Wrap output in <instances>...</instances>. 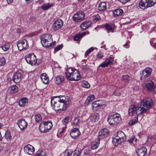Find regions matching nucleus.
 <instances>
[{
	"label": "nucleus",
	"instance_id": "obj_1",
	"mask_svg": "<svg viewBox=\"0 0 156 156\" xmlns=\"http://www.w3.org/2000/svg\"><path fill=\"white\" fill-rule=\"evenodd\" d=\"M153 105L151 98H146L141 100L137 105H132L129 107L128 113L132 116L136 114L138 115H143L149 110Z\"/></svg>",
	"mask_w": 156,
	"mask_h": 156
},
{
	"label": "nucleus",
	"instance_id": "obj_2",
	"mask_svg": "<svg viewBox=\"0 0 156 156\" xmlns=\"http://www.w3.org/2000/svg\"><path fill=\"white\" fill-rule=\"evenodd\" d=\"M66 76L70 81H78L81 78V76L78 70L75 69L69 68L65 72Z\"/></svg>",
	"mask_w": 156,
	"mask_h": 156
},
{
	"label": "nucleus",
	"instance_id": "obj_3",
	"mask_svg": "<svg viewBox=\"0 0 156 156\" xmlns=\"http://www.w3.org/2000/svg\"><path fill=\"white\" fill-rule=\"evenodd\" d=\"M126 138V136L124 133L121 131H119L114 135L112 143L115 145L117 146L124 141Z\"/></svg>",
	"mask_w": 156,
	"mask_h": 156
},
{
	"label": "nucleus",
	"instance_id": "obj_4",
	"mask_svg": "<svg viewBox=\"0 0 156 156\" xmlns=\"http://www.w3.org/2000/svg\"><path fill=\"white\" fill-rule=\"evenodd\" d=\"M121 119L120 115L119 114L116 113H113L108 116L107 121L110 125H116L119 123Z\"/></svg>",
	"mask_w": 156,
	"mask_h": 156
},
{
	"label": "nucleus",
	"instance_id": "obj_5",
	"mask_svg": "<svg viewBox=\"0 0 156 156\" xmlns=\"http://www.w3.org/2000/svg\"><path fill=\"white\" fill-rule=\"evenodd\" d=\"M145 85V87L146 89L148 91H152L154 92H155V88H154V82L149 79V78L145 79V81H142Z\"/></svg>",
	"mask_w": 156,
	"mask_h": 156
},
{
	"label": "nucleus",
	"instance_id": "obj_6",
	"mask_svg": "<svg viewBox=\"0 0 156 156\" xmlns=\"http://www.w3.org/2000/svg\"><path fill=\"white\" fill-rule=\"evenodd\" d=\"M17 45L20 51L26 50L29 47L28 42L26 39L18 41L17 43Z\"/></svg>",
	"mask_w": 156,
	"mask_h": 156
},
{
	"label": "nucleus",
	"instance_id": "obj_7",
	"mask_svg": "<svg viewBox=\"0 0 156 156\" xmlns=\"http://www.w3.org/2000/svg\"><path fill=\"white\" fill-rule=\"evenodd\" d=\"M25 59L27 62L32 65H35L37 62V59L35 55L31 53L26 55Z\"/></svg>",
	"mask_w": 156,
	"mask_h": 156
},
{
	"label": "nucleus",
	"instance_id": "obj_8",
	"mask_svg": "<svg viewBox=\"0 0 156 156\" xmlns=\"http://www.w3.org/2000/svg\"><path fill=\"white\" fill-rule=\"evenodd\" d=\"M152 71L151 69L149 67H147L143 70L141 74L140 80L142 81H145V79L149 78Z\"/></svg>",
	"mask_w": 156,
	"mask_h": 156
},
{
	"label": "nucleus",
	"instance_id": "obj_9",
	"mask_svg": "<svg viewBox=\"0 0 156 156\" xmlns=\"http://www.w3.org/2000/svg\"><path fill=\"white\" fill-rule=\"evenodd\" d=\"M23 77V73L21 70L16 72L12 77V80L15 83H17L21 80Z\"/></svg>",
	"mask_w": 156,
	"mask_h": 156
},
{
	"label": "nucleus",
	"instance_id": "obj_10",
	"mask_svg": "<svg viewBox=\"0 0 156 156\" xmlns=\"http://www.w3.org/2000/svg\"><path fill=\"white\" fill-rule=\"evenodd\" d=\"M68 99V98L66 99V98H65V99H60V104L58 112H61L62 111H65L67 109L69 103Z\"/></svg>",
	"mask_w": 156,
	"mask_h": 156
},
{
	"label": "nucleus",
	"instance_id": "obj_11",
	"mask_svg": "<svg viewBox=\"0 0 156 156\" xmlns=\"http://www.w3.org/2000/svg\"><path fill=\"white\" fill-rule=\"evenodd\" d=\"M85 15L82 12H78L74 14L73 18V20L75 22H79L82 20L84 18Z\"/></svg>",
	"mask_w": 156,
	"mask_h": 156
},
{
	"label": "nucleus",
	"instance_id": "obj_12",
	"mask_svg": "<svg viewBox=\"0 0 156 156\" xmlns=\"http://www.w3.org/2000/svg\"><path fill=\"white\" fill-rule=\"evenodd\" d=\"M63 21L60 19L56 20L52 25V28L54 30H56L60 29L62 26Z\"/></svg>",
	"mask_w": 156,
	"mask_h": 156
},
{
	"label": "nucleus",
	"instance_id": "obj_13",
	"mask_svg": "<svg viewBox=\"0 0 156 156\" xmlns=\"http://www.w3.org/2000/svg\"><path fill=\"white\" fill-rule=\"evenodd\" d=\"M55 98L52 97L51 98V105L53 103L54 109L57 112H59V106L60 105V99L57 101L55 100Z\"/></svg>",
	"mask_w": 156,
	"mask_h": 156
},
{
	"label": "nucleus",
	"instance_id": "obj_14",
	"mask_svg": "<svg viewBox=\"0 0 156 156\" xmlns=\"http://www.w3.org/2000/svg\"><path fill=\"white\" fill-rule=\"evenodd\" d=\"M80 133L78 127L74 128L70 131V136L73 139L77 138Z\"/></svg>",
	"mask_w": 156,
	"mask_h": 156
},
{
	"label": "nucleus",
	"instance_id": "obj_15",
	"mask_svg": "<svg viewBox=\"0 0 156 156\" xmlns=\"http://www.w3.org/2000/svg\"><path fill=\"white\" fill-rule=\"evenodd\" d=\"M109 132L108 129L105 128L101 129L98 133V138L99 139H102L107 137L108 135Z\"/></svg>",
	"mask_w": 156,
	"mask_h": 156
},
{
	"label": "nucleus",
	"instance_id": "obj_16",
	"mask_svg": "<svg viewBox=\"0 0 156 156\" xmlns=\"http://www.w3.org/2000/svg\"><path fill=\"white\" fill-rule=\"evenodd\" d=\"M24 150L26 153L30 155H32L34 154L35 149L33 146L28 144L24 147Z\"/></svg>",
	"mask_w": 156,
	"mask_h": 156
},
{
	"label": "nucleus",
	"instance_id": "obj_17",
	"mask_svg": "<svg viewBox=\"0 0 156 156\" xmlns=\"http://www.w3.org/2000/svg\"><path fill=\"white\" fill-rule=\"evenodd\" d=\"M17 124L21 130L26 128L27 125V122L23 119H19L17 122Z\"/></svg>",
	"mask_w": 156,
	"mask_h": 156
},
{
	"label": "nucleus",
	"instance_id": "obj_18",
	"mask_svg": "<svg viewBox=\"0 0 156 156\" xmlns=\"http://www.w3.org/2000/svg\"><path fill=\"white\" fill-rule=\"evenodd\" d=\"M114 59L113 58L110 57L107 58L103 63L100 64L99 67H105L109 65L113 64Z\"/></svg>",
	"mask_w": 156,
	"mask_h": 156
},
{
	"label": "nucleus",
	"instance_id": "obj_19",
	"mask_svg": "<svg viewBox=\"0 0 156 156\" xmlns=\"http://www.w3.org/2000/svg\"><path fill=\"white\" fill-rule=\"evenodd\" d=\"M147 150L144 146L138 149L136 151L138 156H145L146 154Z\"/></svg>",
	"mask_w": 156,
	"mask_h": 156
},
{
	"label": "nucleus",
	"instance_id": "obj_20",
	"mask_svg": "<svg viewBox=\"0 0 156 156\" xmlns=\"http://www.w3.org/2000/svg\"><path fill=\"white\" fill-rule=\"evenodd\" d=\"M41 42H44L45 43L46 42H51L52 41V36L50 34H45L44 37L42 36L41 38Z\"/></svg>",
	"mask_w": 156,
	"mask_h": 156
},
{
	"label": "nucleus",
	"instance_id": "obj_21",
	"mask_svg": "<svg viewBox=\"0 0 156 156\" xmlns=\"http://www.w3.org/2000/svg\"><path fill=\"white\" fill-rule=\"evenodd\" d=\"M104 27L108 33L113 32L114 31L115 29V25L114 24H109L107 23L105 25Z\"/></svg>",
	"mask_w": 156,
	"mask_h": 156
},
{
	"label": "nucleus",
	"instance_id": "obj_22",
	"mask_svg": "<svg viewBox=\"0 0 156 156\" xmlns=\"http://www.w3.org/2000/svg\"><path fill=\"white\" fill-rule=\"evenodd\" d=\"M147 1V0H141L139 3V7L143 9L149 7L148 5H147L148 4Z\"/></svg>",
	"mask_w": 156,
	"mask_h": 156
},
{
	"label": "nucleus",
	"instance_id": "obj_23",
	"mask_svg": "<svg viewBox=\"0 0 156 156\" xmlns=\"http://www.w3.org/2000/svg\"><path fill=\"white\" fill-rule=\"evenodd\" d=\"M101 139L99 138L96 139L94 141L92 142L91 144V148L92 149H95L97 148L99 145L100 141Z\"/></svg>",
	"mask_w": 156,
	"mask_h": 156
},
{
	"label": "nucleus",
	"instance_id": "obj_24",
	"mask_svg": "<svg viewBox=\"0 0 156 156\" xmlns=\"http://www.w3.org/2000/svg\"><path fill=\"white\" fill-rule=\"evenodd\" d=\"M41 78L44 83L47 84L48 83L49 78L46 73L41 74Z\"/></svg>",
	"mask_w": 156,
	"mask_h": 156
},
{
	"label": "nucleus",
	"instance_id": "obj_25",
	"mask_svg": "<svg viewBox=\"0 0 156 156\" xmlns=\"http://www.w3.org/2000/svg\"><path fill=\"white\" fill-rule=\"evenodd\" d=\"M91 23V22L89 21L84 22L80 25L81 29L84 30L88 28L90 26Z\"/></svg>",
	"mask_w": 156,
	"mask_h": 156
},
{
	"label": "nucleus",
	"instance_id": "obj_26",
	"mask_svg": "<svg viewBox=\"0 0 156 156\" xmlns=\"http://www.w3.org/2000/svg\"><path fill=\"white\" fill-rule=\"evenodd\" d=\"M64 78L63 76H58L55 77V82L57 84H60L63 82Z\"/></svg>",
	"mask_w": 156,
	"mask_h": 156
},
{
	"label": "nucleus",
	"instance_id": "obj_27",
	"mask_svg": "<svg viewBox=\"0 0 156 156\" xmlns=\"http://www.w3.org/2000/svg\"><path fill=\"white\" fill-rule=\"evenodd\" d=\"M45 126L44 122H42L40 124L39 127V129L41 133H46L48 132V131Z\"/></svg>",
	"mask_w": 156,
	"mask_h": 156
},
{
	"label": "nucleus",
	"instance_id": "obj_28",
	"mask_svg": "<svg viewBox=\"0 0 156 156\" xmlns=\"http://www.w3.org/2000/svg\"><path fill=\"white\" fill-rule=\"evenodd\" d=\"M99 119V114L98 113H96L90 117V120L93 122H95L98 121Z\"/></svg>",
	"mask_w": 156,
	"mask_h": 156
},
{
	"label": "nucleus",
	"instance_id": "obj_29",
	"mask_svg": "<svg viewBox=\"0 0 156 156\" xmlns=\"http://www.w3.org/2000/svg\"><path fill=\"white\" fill-rule=\"evenodd\" d=\"M80 120L79 117H76L73 120V122L72 123V125L73 126L78 127L79 128V124L80 123Z\"/></svg>",
	"mask_w": 156,
	"mask_h": 156
},
{
	"label": "nucleus",
	"instance_id": "obj_30",
	"mask_svg": "<svg viewBox=\"0 0 156 156\" xmlns=\"http://www.w3.org/2000/svg\"><path fill=\"white\" fill-rule=\"evenodd\" d=\"M123 12V10L121 9H119L113 12V15L115 17H118L122 15Z\"/></svg>",
	"mask_w": 156,
	"mask_h": 156
},
{
	"label": "nucleus",
	"instance_id": "obj_31",
	"mask_svg": "<svg viewBox=\"0 0 156 156\" xmlns=\"http://www.w3.org/2000/svg\"><path fill=\"white\" fill-rule=\"evenodd\" d=\"M106 8V4L105 2H101L98 6V9L100 11H103Z\"/></svg>",
	"mask_w": 156,
	"mask_h": 156
},
{
	"label": "nucleus",
	"instance_id": "obj_32",
	"mask_svg": "<svg viewBox=\"0 0 156 156\" xmlns=\"http://www.w3.org/2000/svg\"><path fill=\"white\" fill-rule=\"evenodd\" d=\"M28 99L25 98H22L19 101V105L20 106L23 107L26 105L28 102Z\"/></svg>",
	"mask_w": 156,
	"mask_h": 156
},
{
	"label": "nucleus",
	"instance_id": "obj_33",
	"mask_svg": "<svg viewBox=\"0 0 156 156\" xmlns=\"http://www.w3.org/2000/svg\"><path fill=\"white\" fill-rule=\"evenodd\" d=\"M45 125V126L46 127V129L48 131L51 129L53 125L52 122L50 121H43Z\"/></svg>",
	"mask_w": 156,
	"mask_h": 156
},
{
	"label": "nucleus",
	"instance_id": "obj_34",
	"mask_svg": "<svg viewBox=\"0 0 156 156\" xmlns=\"http://www.w3.org/2000/svg\"><path fill=\"white\" fill-rule=\"evenodd\" d=\"M95 96L94 95H91L88 96L85 101V104L86 105H88L90 103L92 102L94 99Z\"/></svg>",
	"mask_w": 156,
	"mask_h": 156
},
{
	"label": "nucleus",
	"instance_id": "obj_35",
	"mask_svg": "<svg viewBox=\"0 0 156 156\" xmlns=\"http://www.w3.org/2000/svg\"><path fill=\"white\" fill-rule=\"evenodd\" d=\"M52 4H50L48 3L43 4L41 6L43 10H46L50 8L52 6Z\"/></svg>",
	"mask_w": 156,
	"mask_h": 156
},
{
	"label": "nucleus",
	"instance_id": "obj_36",
	"mask_svg": "<svg viewBox=\"0 0 156 156\" xmlns=\"http://www.w3.org/2000/svg\"><path fill=\"white\" fill-rule=\"evenodd\" d=\"M138 121V119L137 116L135 117L132 119L130 120L129 122V124L130 125L132 126L135 124Z\"/></svg>",
	"mask_w": 156,
	"mask_h": 156
},
{
	"label": "nucleus",
	"instance_id": "obj_37",
	"mask_svg": "<svg viewBox=\"0 0 156 156\" xmlns=\"http://www.w3.org/2000/svg\"><path fill=\"white\" fill-rule=\"evenodd\" d=\"M130 80L129 76L127 75H123L122 77V80L124 82L127 83Z\"/></svg>",
	"mask_w": 156,
	"mask_h": 156
},
{
	"label": "nucleus",
	"instance_id": "obj_38",
	"mask_svg": "<svg viewBox=\"0 0 156 156\" xmlns=\"http://www.w3.org/2000/svg\"><path fill=\"white\" fill-rule=\"evenodd\" d=\"M42 43V46L46 48H49L51 47V42H46L45 43L44 42H41Z\"/></svg>",
	"mask_w": 156,
	"mask_h": 156
},
{
	"label": "nucleus",
	"instance_id": "obj_39",
	"mask_svg": "<svg viewBox=\"0 0 156 156\" xmlns=\"http://www.w3.org/2000/svg\"><path fill=\"white\" fill-rule=\"evenodd\" d=\"M10 44L8 43H5L3 44L1 46V48L4 51H6L8 50L10 47Z\"/></svg>",
	"mask_w": 156,
	"mask_h": 156
},
{
	"label": "nucleus",
	"instance_id": "obj_40",
	"mask_svg": "<svg viewBox=\"0 0 156 156\" xmlns=\"http://www.w3.org/2000/svg\"><path fill=\"white\" fill-rule=\"evenodd\" d=\"M10 87L12 93H14L18 91V87L16 85L11 86Z\"/></svg>",
	"mask_w": 156,
	"mask_h": 156
},
{
	"label": "nucleus",
	"instance_id": "obj_41",
	"mask_svg": "<svg viewBox=\"0 0 156 156\" xmlns=\"http://www.w3.org/2000/svg\"><path fill=\"white\" fill-rule=\"evenodd\" d=\"M70 119V117L68 116L66 117L64 119L62 120L63 124L66 126V124L69 123Z\"/></svg>",
	"mask_w": 156,
	"mask_h": 156
},
{
	"label": "nucleus",
	"instance_id": "obj_42",
	"mask_svg": "<svg viewBox=\"0 0 156 156\" xmlns=\"http://www.w3.org/2000/svg\"><path fill=\"white\" fill-rule=\"evenodd\" d=\"M72 151L69 150H66L63 153L64 156H71Z\"/></svg>",
	"mask_w": 156,
	"mask_h": 156
},
{
	"label": "nucleus",
	"instance_id": "obj_43",
	"mask_svg": "<svg viewBox=\"0 0 156 156\" xmlns=\"http://www.w3.org/2000/svg\"><path fill=\"white\" fill-rule=\"evenodd\" d=\"M82 86L83 87L86 88H88L90 87V84L86 81H84L82 82Z\"/></svg>",
	"mask_w": 156,
	"mask_h": 156
},
{
	"label": "nucleus",
	"instance_id": "obj_44",
	"mask_svg": "<svg viewBox=\"0 0 156 156\" xmlns=\"http://www.w3.org/2000/svg\"><path fill=\"white\" fill-rule=\"evenodd\" d=\"M148 2V5L149 7H151L154 5L156 3V0H147Z\"/></svg>",
	"mask_w": 156,
	"mask_h": 156
},
{
	"label": "nucleus",
	"instance_id": "obj_45",
	"mask_svg": "<svg viewBox=\"0 0 156 156\" xmlns=\"http://www.w3.org/2000/svg\"><path fill=\"white\" fill-rule=\"evenodd\" d=\"M35 118L36 122H38L41 120L42 118L40 114H37L35 115Z\"/></svg>",
	"mask_w": 156,
	"mask_h": 156
},
{
	"label": "nucleus",
	"instance_id": "obj_46",
	"mask_svg": "<svg viewBox=\"0 0 156 156\" xmlns=\"http://www.w3.org/2000/svg\"><path fill=\"white\" fill-rule=\"evenodd\" d=\"M5 137L8 141L10 140L11 138L10 133L9 132H6L5 134Z\"/></svg>",
	"mask_w": 156,
	"mask_h": 156
},
{
	"label": "nucleus",
	"instance_id": "obj_47",
	"mask_svg": "<svg viewBox=\"0 0 156 156\" xmlns=\"http://www.w3.org/2000/svg\"><path fill=\"white\" fill-rule=\"evenodd\" d=\"M101 19L100 16L98 14H97L96 15L94 16H93V19L94 21L95 22H97Z\"/></svg>",
	"mask_w": 156,
	"mask_h": 156
},
{
	"label": "nucleus",
	"instance_id": "obj_48",
	"mask_svg": "<svg viewBox=\"0 0 156 156\" xmlns=\"http://www.w3.org/2000/svg\"><path fill=\"white\" fill-rule=\"evenodd\" d=\"M81 38H82V37L80 33L76 35L73 38V39L75 41L79 40Z\"/></svg>",
	"mask_w": 156,
	"mask_h": 156
},
{
	"label": "nucleus",
	"instance_id": "obj_49",
	"mask_svg": "<svg viewBox=\"0 0 156 156\" xmlns=\"http://www.w3.org/2000/svg\"><path fill=\"white\" fill-rule=\"evenodd\" d=\"M94 48L93 47H92L90 48L87 50L86 52L85 56H87L92 51L94 50Z\"/></svg>",
	"mask_w": 156,
	"mask_h": 156
},
{
	"label": "nucleus",
	"instance_id": "obj_50",
	"mask_svg": "<svg viewBox=\"0 0 156 156\" xmlns=\"http://www.w3.org/2000/svg\"><path fill=\"white\" fill-rule=\"evenodd\" d=\"M98 102H99L97 101L92 103V108L93 110H94V108H96L99 106V105H100V104H99Z\"/></svg>",
	"mask_w": 156,
	"mask_h": 156
},
{
	"label": "nucleus",
	"instance_id": "obj_51",
	"mask_svg": "<svg viewBox=\"0 0 156 156\" xmlns=\"http://www.w3.org/2000/svg\"><path fill=\"white\" fill-rule=\"evenodd\" d=\"M46 152L44 151H42L35 155L34 156H45Z\"/></svg>",
	"mask_w": 156,
	"mask_h": 156
},
{
	"label": "nucleus",
	"instance_id": "obj_52",
	"mask_svg": "<svg viewBox=\"0 0 156 156\" xmlns=\"http://www.w3.org/2000/svg\"><path fill=\"white\" fill-rule=\"evenodd\" d=\"M5 62V59L4 57L0 58V66L4 65Z\"/></svg>",
	"mask_w": 156,
	"mask_h": 156
},
{
	"label": "nucleus",
	"instance_id": "obj_53",
	"mask_svg": "<svg viewBox=\"0 0 156 156\" xmlns=\"http://www.w3.org/2000/svg\"><path fill=\"white\" fill-rule=\"evenodd\" d=\"M81 151L76 149L74 151L73 156H80L81 153Z\"/></svg>",
	"mask_w": 156,
	"mask_h": 156
},
{
	"label": "nucleus",
	"instance_id": "obj_54",
	"mask_svg": "<svg viewBox=\"0 0 156 156\" xmlns=\"http://www.w3.org/2000/svg\"><path fill=\"white\" fill-rule=\"evenodd\" d=\"M97 58L99 59L102 58L103 57V54L102 53L100 52L97 55Z\"/></svg>",
	"mask_w": 156,
	"mask_h": 156
},
{
	"label": "nucleus",
	"instance_id": "obj_55",
	"mask_svg": "<svg viewBox=\"0 0 156 156\" xmlns=\"http://www.w3.org/2000/svg\"><path fill=\"white\" fill-rule=\"evenodd\" d=\"M62 47V44L58 45L55 48V51H57L61 49Z\"/></svg>",
	"mask_w": 156,
	"mask_h": 156
},
{
	"label": "nucleus",
	"instance_id": "obj_56",
	"mask_svg": "<svg viewBox=\"0 0 156 156\" xmlns=\"http://www.w3.org/2000/svg\"><path fill=\"white\" fill-rule=\"evenodd\" d=\"M113 94L117 96H119L121 94L120 92L118 90H115L113 92Z\"/></svg>",
	"mask_w": 156,
	"mask_h": 156
},
{
	"label": "nucleus",
	"instance_id": "obj_57",
	"mask_svg": "<svg viewBox=\"0 0 156 156\" xmlns=\"http://www.w3.org/2000/svg\"><path fill=\"white\" fill-rule=\"evenodd\" d=\"M89 31H86L85 32H83L82 33H80V35L81 36L82 38L84 36H85L86 34H89Z\"/></svg>",
	"mask_w": 156,
	"mask_h": 156
},
{
	"label": "nucleus",
	"instance_id": "obj_58",
	"mask_svg": "<svg viewBox=\"0 0 156 156\" xmlns=\"http://www.w3.org/2000/svg\"><path fill=\"white\" fill-rule=\"evenodd\" d=\"M97 101H99V103L100 104L99 106H103L105 104V102L103 100Z\"/></svg>",
	"mask_w": 156,
	"mask_h": 156
},
{
	"label": "nucleus",
	"instance_id": "obj_59",
	"mask_svg": "<svg viewBox=\"0 0 156 156\" xmlns=\"http://www.w3.org/2000/svg\"><path fill=\"white\" fill-rule=\"evenodd\" d=\"M135 138V136H132V137L128 140V142H129L130 143H132L133 141L134 140Z\"/></svg>",
	"mask_w": 156,
	"mask_h": 156
},
{
	"label": "nucleus",
	"instance_id": "obj_60",
	"mask_svg": "<svg viewBox=\"0 0 156 156\" xmlns=\"http://www.w3.org/2000/svg\"><path fill=\"white\" fill-rule=\"evenodd\" d=\"M90 153L89 149H86L84 151V153L85 154L87 155Z\"/></svg>",
	"mask_w": 156,
	"mask_h": 156
},
{
	"label": "nucleus",
	"instance_id": "obj_61",
	"mask_svg": "<svg viewBox=\"0 0 156 156\" xmlns=\"http://www.w3.org/2000/svg\"><path fill=\"white\" fill-rule=\"evenodd\" d=\"M129 0H119V1L122 4H125Z\"/></svg>",
	"mask_w": 156,
	"mask_h": 156
},
{
	"label": "nucleus",
	"instance_id": "obj_62",
	"mask_svg": "<svg viewBox=\"0 0 156 156\" xmlns=\"http://www.w3.org/2000/svg\"><path fill=\"white\" fill-rule=\"evenodd\" d=\"M66 126L62 127V130L61 131L59 132V133H62L64 131V130L66 129Z\"/></svg>",
	"mask_w": 156,
	"mask_h": 156
},
{
	"label": "nucleus",
	"instance_id": "obj_63",
	"mask_svg": "<svg viewBox=\"0 0 156 156\" xmlns=\"http://www.w3.org/2000/svg\"><path fill=\"white\" fill-rule=\"evenodd\" d=\"M124 47L126 48H128L129 47V45L128 43L127 42L126 44L123 45Z\"/></svg>",
	"mask_w": 156,
	"mask_h": 156
},
{
	"label": "nucleus",
	"instance_id": "obj_64",
	"mask_svg": "<svg viewBox=\"0 0 156 156\" xmlns=\"http://www.w3.org/2000/svg\"><path fill=\"white\" fill-rule=\"evenodd\" d=\"M7 2V3L8 4H9L10 3H12L13 1V0H6Z\"/></svg>",
	"mask_w": 156,
	"mask_h": 156
}]
</instances>
